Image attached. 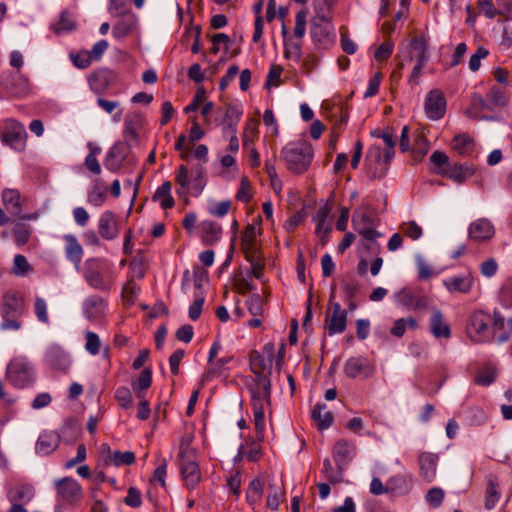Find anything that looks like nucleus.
<instances>
[{
  "label": "nucleus",
  "instance_id": "nucleus-1",
  "mask_svg": "<svg viewBox=\"0 0 512 512\" xmlns=\"http://www.w3.org/2000/svg\"><path fill=\"white\" fill-rule=\"evenodd\" d=\"M251 394V407L254 415V426L256 438L259 441L264 439L265 420L264 407L271 404V381L270 377L254 379L248 385Z\"/></svg>",
  "mask_w": 512,
  "mask_h": 512
},
{
  "label": "nucleus",
  "instance_id": "nucleus-25",
  "mask_svg": "<svg viewBox=\"0 0 512 512\" xmlns=\"http://www.w3.org/2000/svg\"><path fill=\"white\" fill-rule=\"evenodd\" d=\"M445 288L451 292L467 294L471 291L474 284V277L471 273L459 276H452L443 282Z\"/></svg>",
  "mask_w": 512,
  "mask_h": 512
},
{
  "label": "nucleus",
  "instance_id": "nucleus-3",
  "mask_svg": "<svg viewBox=\"0 0 512 512\" xmlns=\"http://www.w3.org/2000/svg\"><path fill=\"white\" fill-rule=\"evenodd\" d=\"M189 171L187 166L180 165L175 173V183L180 186L177 194L180 198L184 197L188 203V195L198 197L203 192L207 179L203 165L199 164L191 171V179L188 177Z\"/></svg>",
  "mask_w": 512,
  "mask_h": 512
},
{
  "label": "nucleus",
  "instance_id": "nucleus-30",
  "mask_svg": "<svg viewBox=\"0 0 512 512\" xmlns=\"http://www.w3.org/2000/svg\"><path fill=\"white\" fill-rule=\"evenodd\" d=\"M3 205L11 216L18 217L22 213L21 195L16 189H5L2 192Z\"/></svg>",
  "mask_w": 512,
  "mask_h": 512
},
{
  "label": "nucleus",
  "instance_id": "nucleus-34",
  "mask_svg": "<svg viewBox=\"0 0 512 512\" xmlns=\"http://www.w3.org/2000/svg\"><path fill=\"white\" fill-rule=\"evenodd\" d=\"M66 243L65 254L68 260H70L78 269V266L83 257V248L79 244L77 238L74 235L68 234L64 236Z\"/></svg>",
  "mask_w": 512,
  "mask_h": 512
},
{
  "label": "nucleus",
  "instance_id": "nucleus-59",
  "mask_svg": "<svg viewBox=\"0 0 512 512\" xmlns=\"http://www.w3.org/2000/svg\"><path fill=\"white\" fill-rule=\"evenodd\" d=\"M354 229L367 241H375L378 237H380V233L373 229L372 227L360 225L359 220H354Z\"/></svg>",
  "mask_w": 512,
  "mask_h": 512
},
{
  "label": "nucleus",
  "instance_id": "nucleus-24",
  "mask_svg": "<svg viewBox=\"0 0 512 512\" xmlns=\"http://www.w3.org/2000/svg\"><path fill=\"white\" fill-rule=\"evenodd\" d=\"M420 474L425 481L431 483L435 476L438 463V455L431 452H422L418 457Z\"/></svg>",
  "mask_w": 512,
  "mask_h": 512
},
{
  "label": "nucleus",
  "instance_id": "nucleus-47",
  "mask_svg": "<svg viewBox=\"0 0 512 512\" xmlns=\"http://www.w3.org/2000/svg\"><path fill=\"white\" fill-rule=\"evenodd\" d=\"M430 161L433 164V172L446 176L448 169L451 165L448 162V156L441 151H434L430 156Z\"/></svg>",
  "mask_w": 512,
  "mask_h": 512
},
{
  "label": "nucleus",
  "instance_id": "nucleus-61",
  "mask_svg": "<svg viewBox=\"0 0 512 512\" xmlns=\"http://www.w3.org/2000/svg\"><path fill=\"white\" fill-rule=\"evenodd\" d=\"M48 362L53 368L60 370H66L69 365L67 357L58 351L49 352Z\"/></svg>",
  "mask_w": 512,
  "mask_h": 512
},
{
  "label": "nucleus",
  "instance_id": "nucleus-49",
  "mask_svg": "<svg viewBox=\"0 0 512 512\" xmlns=\"http://www.w3.org/2000/svg\"><path fill=\"white\" fill-rule=\"evenodd\" d=\"M241 115L242 111L238 107L229 105L226 109L223 121L225 128L233 134H236V127L240 121Z\"/></svg>",
  "mask_w": 512,
  "mask_h": 512
},
{
  "label": "nucleus",
  "instance_id": "nucleus-50",
  "mask_svg": "<svg viewBox=\"0 0 512 512\" xmlns=\"http://www.w3.org/2000/svg\"><path fill=\"white\" fill-rule=\"evenodd\" d=\"M496 369L490 366L481 368L474 377V382L481 386H488L495 381Z\"/></svg>",
  "mask_w": 512,
  "mask_h": 512
},
{
  "label": "nucleus",
  "instance_id": "nucleus-21",
  "mask_svg": "<svg viewBox=\"0 0 512 512\" xmlns=\"http://www.w3.org/2000/svg\"><path fill=\"white\" fill-rule=\"evenodd\" d=\"M57 493L65 502H74L80 499L82 491L78 482L65 477L57 482Z\"/></svg>",
  "mask_w": 512,
  "mask_h": 512
},
{
  "label": "nucleus",
  "instance_id": "nucleus-9",
  "mask_svg": "<svg viewBox=\"0 0 512 512\" xmlns=\"http://www.w3.org/2000/svg\"><path fill=\"white\" fill-rule=\"evenodd\" d=\"M27 133L22 123L15 119H7L1 132V141L16 151L26 147Z\"/></svg>",
  "mask_w": 512,
  "mask_h": 512
},
{
  "label": "nucleus",
  "instance_id": "nucleus-28",
  "mask_svg": "<svg viewBox=\"0 0 512 512\" xmlns=\"http://www.w3.org/2000/svg\"><path fill=\"white\" fill-rule=\"evenodd\" d=\"M486 110L491 111L490 105H487V98H483L482 95L474 93L471 96L469 107L465 110V115L473 120L492 119L491 117L481 115Z\"/></svg>",
  "mask_w": 512,
  "mask_h": 512
},
{
  "label": "nucleus",
  "instance_id": "nucleus-40",
  "mask_svg": "<svg viewBox=\"0 0 512 512\" xmlns=\"http://www.w3.org/2000/svg\"><path fill=\"white\" fill-rule=\"evenodd\" d=\"M388 491L397 495L407 494L412 487L411 478L407 475H395L388 480Z\"/></svg>",
  "mask_w": 512,
  "mask_h": 512
},
{
  "label": "nucleus",
  "instance_id": "nucleus-43",
  "mask_svg": "<svg viewBox=\"0 0 512 512\" xmlns=\"http://www.w3.org/2000/svg\"><path fill=\"white\" fill-rule=\"evenodd\" d=\"M60 443V437L55 433H44L40 435L36 444V450L41 454H49L54 451Z\"/></svg>",
  "mask_w": 512,
  "mask_h": 512
},
{
  "label": "nucleus",
  "instance_id": "nucleus-39",
  "mask_svg": "<svg viewBox=\"0 0 512 512\" xmlns=\"http://www.w3.org/2000/svg\"><path fill=\"white\" fill-rule=\"evenodd\" d=\"M344 468L345 466L336 464V467L332 466V463L329 458L324 459L323 461V469L322 474L323 477L330 483V484H339L343 482L344 479Z\"/></svg>",
  "mask_w": 512,
  "mask_h": 512
},
{
  "label": "nucleus",
  "instance_id": "nucleus-35",
  "mask_svg": "<svg viewBox=\"0 0 512 512\" xmlns=\"http://www.w3.org/2000/svg\"><path fill=\"white\" fill-rule=\"evenodd\" d=\"M8 89L13 96L23 98L30 94L31 84L28 77L17 73L12 77Z\"/></svg>",
  "mask_w": 512,
  "mask_h": 512
},
{
  "label": "nucleus",
  "instance_id": "nucleus-62",
  "mask_svg": "<svg viewBox=\"0 0 512 512\" xmlns=\"http://www.w3.org/2000/svg\"><path fill=\"white\" fill-rule=\"evenodd\" d=\"M13 273L18 276H24L31 271V266L24 255L18 254L14 257Z\"/></svg>",
  "mask_w": 512,
  "mask_h": 512
},
{
  "label": "nucleus",
  "instance_id": "nucleus-64",
  "mask_svg": "<svg viewBox=\"0 0 512 512\" xmlns=\"http://www.w3.org/2000/svg\"><path fill=\"white\" fill-rule=\"evenodd\" d=\"M501 304L506 308H512V280L506 281L499 293Z\"/></svg>",
  "mask_w": 512,
  "mask_h": 512
},
{
  "label": "nucleus",
  "instance_id": "nucleus-13",
  "mask_svg": "<svg viewBox=\"0 0 512 512\" xmlns=\"http://www.w3.org/2000/svg\"><path fill=\"white\" fill-rule=\"evenodd\" d=\"M446 104L444 93L440 89H433L425 99V114L431 120H439L445 115Z\"/></svg>",
  "mask_w": 512,
  "mask_h": 512
},
{
  "label": "nucleus",
  "instance_id": "nucleus-53",
  "mask_svg": "<svg viewBox=\"0 0 512 512\" xmlns=\"http://www.w3.org/2000/svg\"><path fill=\"white\" fill-rule=\"evenodd\" d=\"M111 461L115 466L132 465L135 462V454L131 451H114L110 456Z\"/></svg>",
  "mask_w": 512,
  "mask_h": 512
},
{
  "label": "nucleus",
  "instance_id": "nucleus-26",
  "mask_svg": "<svg viewBox=\"0 0 512 512\" xmlns=\"http://www.w3.org/2000/svg\"><path fill=\"white\" fill-rule=\"evenodd\" d=\"M35 490L31 484H17L7 492L10 503L28 504L34 497Z\"/></svg>",
  "mask_w": 512,
  "mask_h": 512
},
{
  "label": "nucleus",
  "instance_id": "nucleus-27",
  "mask_svg": "<svg viewBox=\"0 0 512 512\" xmlns=\"http://www.w3.org/2000/svg\"><path fill=\"white\" fill-rule=\"evenodd\" d=\"M98 230L100 236L106 240H113L117 237V222L113 212L105 211L101 215L99 219Z\"/></svg>",
  "mask_w": 512,
  "mask_h": 512
},
{
  "label": "nucleus",
  "instance_id": "nucleus-51",
  "mask_svg": "<svg viewBox=\"0 0 512 512\" xmlns=\"http://www.w3.org/2000/svg\"><path fill=\"white\" fill-rule=\"evenodd\" d=\"M12 233L16 244L22 246L29 241L31 227L25 223L19 222L15 224Z\"/></svg>",
  "mask_w": 512,
  "mask_h": 512
},
{
  "label": "nucleus",
  "instance_id": "nucleus-42",
  "mask_svg": "<svg viewBox=\"0 0 512 512\" xmlns=\"http://www.w3.org/2000/svg\"><path fill=\"white\" fill-rule=\"evenodd\" d=\"M451 146L459 155L466 156L473 152L474 141L468 134H459L454 136Z\"/></svg>",
  "mask_w": 512,
  "mask_h": 512
},
{
  "label": "nucleus",
  "instance_id": "nucleus-8",
  "mask_svg": "<svg viewBox=\"0 0 512 512\" xmlns=\"http://www.w3.org/2000/svg\"><path fill=\"white\" fill-rule=\"evenodd\" d=\"M180 474L185 487L193 490L201 481V471L196 461V454L192 449L181 448L179 452Z\"/></svg>",
  "mask_w": 512,
  "mask_h": 512
},
{
  "label": "nucleus",
  "instance_id": "nucleus-45",
  "mask_svg": "<svg viewBox=\"0 0 512 512\" xmlns=\"http://www.w3.org/2000/svg\"><path fill=\"white\" fill-rule=\"evenodd\" d=\"M143 124V116L139 113L128 114L125 118L124 136L136 140L138 128Z\"/></svg>",
  "mask_w": 512,
  "mask_h": 512
},
{
  "label": "nucleus",
  "instance_id": "nucleus-31",
  "mask_svg": "<svg viewBox=\"0 0 512 512\" xmlns=\"http://www.w3.org/2000/svg\"><path fill=\"white\" fill-rule=\"evenodd\" d=\"M202 242L211 246L221 237L222 227L216 222L205 220L200 224Z\"/></svg>",
  "mask_w": 512,
  "mask_h": 512
},
{
  "label": "nucleus",
  "instance_id": "nucleus-46",
  "mask_svg": "<svg viewBox=\"0 0 512 512\" xmlns=\"http://www.w3.org/2000/svg\"><path fill=\"white\" fill-rule=\"evenodd\" d=\"M264 483L259 479H253L246 492V499L250 506L254 507L261 501L263 495Z\"/></svg>",
  "mask_w": 512,
  "mask_h": 512
},
{
  "label": "nucleus",
  "instance_id": "nucleus-7",
  "mask_svg": "<svg viewBox=\"0 0 512 512\" xmlns=\"http://www.w3.org/2000/svg\"><path fill=\"white\" fill-rule=\"evenodd\" d=\"M7 381L16 388H24L35 381L34 367L23 356L13 358L6 368Z\"/></svg>",
  "mask_w": 512,
  "mask_h": 512
},
{
  "label": "nucleus",
  "instance_id": "nucleus-63",
  "mask_svg": "<svg viewBox=\"0 0 512 512\" xmlns=\"http://www.w3.org/2000/svg\"><path fill=\"white\" fill-rule=\"evenodd\" d=\"M247 307L252 315L259 316L263 314L264 302L260 295L252 294L247 300Z\"/></svg>",
  "mask_w": 512,
  "mask_h": 512
},
{
  "label": "nucleus",
  "instance_id": "nucleus-56",
  "mask_svg": "<svg viewBox=\"0 0 512 512\" xmlns=\"http://www.w3.org/2000/svg\"><path fill=\"white\" fill-rule=\"evenodd\" d=\"M444 497L445 493L441 488L433 487L427 491L425 499L430 506L437 508L441 506Z\"/></svg>",
  "mask_w": 512,
  "mask_h": 512
},
{
  "label": "nucleus",
  "instance_id": "nucleus-41",
  "mask_svg": "<svg viewBox=\"0 0 512 512\" xmlns=\"http://www.w3.org/2000/svg\"><path fill=\"white\" fill-rule=\"evenodd\" d=\"M500 492L498 480L495 476L489 475L487 477V487L485 492V508L491 510L499 501Z\"/></svg>",
  "mask_w": 512,
  "mask_h": 512
},
{
  "label": "nucleus",
  "instance_id": "nucleus-2",
  "mask_svg": "<svg viewBox=\"0 0 512 512\" xmlns=\"http://www.w3.org/2000/svg\"><path fill=\"white\" fill-rule=\"evenodd\" d=\"M83 277L87 284L98 291L108 292L115 284L113 267L103 258H89L83 267Z\"/></svg>",
  "mask_w": 512,
  "mask_h": 512
},
{
  "label": "nucleus",
  "instance_id": "nucleus-52",
  "mask_svg": "<svg viewBox=\"0 0 512 512\" xmlns=\"http://www.w3.org/2000/svg\"><path fill=\"white\" fill-rule=\"evenodd\" d=\"M152 383V372L150 369L145 368L141 371L137 381L132 383V388L134 391L138 393H142L141 391L148 389Z\"/></svg>",
  "mask_w": 512,
  "mask_h": 512
},
{
  "label": "nucleus",
  "instance_id": "nucleus-10",
  "mask_svg": "<svg viewBox=\"0 0 512 512\" xmlns=\"http://www.w3.org/2000/svg\"><path fill=\"white\" fill-rule=\"evenodd\" d=\"M117 82V74L108 68H98L88 76V84L95 94L103 95Z\"/></svg>",
  "mask_w": 512,
  "mask_h": 512
},
{
  "label": "nucleus",
  "instance_id": "nucleus-33",
  "mask_svg": "<svg viewBox=\"0 0 512 512\" xmlns=\"http://www.w3.org/2000/svg\"><path fill=\"white\" fill-rule=\"evenodd\" d=\"M325 403H317L311 412V417L319 430L328 429L333 423V414L326 410Z\"/></svg>",
  "mask_w": 512,
  "mask_h": 512
},
{
  "label": "nucleus",
  "instance_id": "nucleus-6",
  "mask_svg": "<svg viewBox=\"0 0 512 512\" xmlns=\"http://www.w3.org/2000/svg\"><path fill=\"white\" fill-rule=\"evenodd\" d=\"M491 324L492 315L483 310H476L472 312L467 318V336L474 343H488L493 339V334L490 329Z\"/></svg>",
  "mask_w": 512,
  "mask_h": 512
},
{
  "label": "nucleus",
  "instance_id": "nucleus-5",
  "mask_svg": "<svg viewBox=\"0 0 512 512\" xmlns=\"http://www.w3.org/2000/svg\"><path fill=\"white\" fill-rule=\"evenodd\" d=\"M24 302L16 291H8L2 297L1 323L2 330H18L21 328L19 318L23 314Z\"/></svg>",
  "mask_w": 512,
  "mask_h": 512
},
{
  "label": "nucleus",
  "instance_id": "nucleus-15",
  "mask_svg": "<svg viewBox=\"0 0 512 512\" xmlns=\"http://www.w3.org/2000/svg\"><path fill=\"white\" fill-rule=\"evenodd\" d=\"M394 298L398 305L412 310H424L430 303L428 296L415 294L410 288L396 292Z\"/></svg>",
  "mask_w": 512,
  "mask_h": 512
},
{
  "label": "nucleus",
  "instance_id": "nucleus-54",
  "mask_svg": "<svg viewBox=\"0 0 512 512\" xmlns=\"http://www.w3.org/2000/svg\"><path fill=\"white\" fill-rule=\"evenodd\" d=\"M108 10L112 16L131 13L130 0H109Z\"/></svg>",
  "mask_w": 512,
  "mask_h": 512
},
{
  "label": "nucleus",
  "instance_id": "nucleus-12",
  "mask_svg": "<svg viewBox=\"0 0 512 512\" xmlns=\"http://www.w3.org/2000/svg\"><path fill=\"white\" fill-rule=\"evenodd\" d=\"M131 152L130 146L125 142L115 143L104 158V166L111 172H118L128 160Z\"/></svg>",
  "mask_w": 512,
  "mask_h": 512
},
{
  "label": "nucleus",
  "instance_id": "nucleus-19",
  "mask_svg": "<svg viewBox=\"0 0 512 512\" xmlns=\"http://www.w3.org/2000/svg\"><path fill=\"white\" fill-rule=\"evenodd\" d=\"M429 59L427 41L423 36L413 37L409 43V52L404 61L427 64Z\"/></svg>",
  "mask_w": 512,
  "mask_h": 512
},
{
  "label": "nucleus",
  "instance_id": "nucleus-11",
  "mask_svg": "<svg viewBox=\"0 0 512 512\" xmlns=\"http://www.w3.org/2000/svg\"><path fill=\"white\" fill-rule=\"evenodd\" d=\"M310 34L317 44L326 45L331 42L334 36L332 19L313 16L310 21Z\"/></svg>",
  "mask_w": 512,
  "mask_h": 512
},
{
  "label": "nucleus",
  "instance_id": "nucleus-44",
  "mask_svg": "<svg viewBox=\"0 0 512 512\" xmlns=\"http://www.w3.org/2000/svg\"><path fill=\"white\" fill-rule=\"evenodd\" d=\"M487 105H490L491 111L504 108L508 104V97L504 90L498 86H492L486 94Z\"/></svg>",
  "mask_w": 512,
  "mask_h": 512
},
{
  "label": "nucleus",
  "instance_id": "nucleus-57",
  "mask_svg": "<svg viewBox=\"0 0 512 512\" xmlns=\"http://www.w3.org/2000/svg\"><path fill=\"white\" fill-rule=\"evenodd\" d=\"M85 349L91 354V355H97L100 351L101 341L99 336L92 332L88 331L85 333Z\"/></svg>",
  "mask_w": 512,
  "mask_h": 512
},
{
  "label": "nucleus",
  "instance_id": "nucleus-36",
  "mask_svg": "<svg viewBox=\"0 0 512 512\" xmlns=\"http://www.w3.org/2000/svg\"><path fill=\"white\" fill-rule=\"evenodd\" d=\"M369 369V361L362 356L351 357L344 366V372L349 378H356Z\"/></svg>",
  "mask_w": 512,
  "mask_h": 512
},
{
  "label": "nucleus",
  "instance_id": "nucleus-16",
  "mask_svg": "<svg viewBox=\"0 0 512 512\" xmlns=\"http://www.w3.org/2000/svg\"><path fill=\"white\" fill-rule=\"evenodd\" d=\"M326 323L329 335L344 332L347 326V310H343L338 302L332 303V314L326 315Z\"/></svg>",
  "mask_w": 512,
  "mask_h": 512
},
{
  "label": "nucleus",
  "instance_id": "nucleus-58",
  "mask_svg": "<svg viewBox=\"0 0 512 512\" xmlns=\"http://www.w3.org/2000/svg\"><path fill=\"white\" fill-rule=\"evenodd\" d=\"M115 398L124 409H128L132 406V393L127 387L122 386L117 388L115 391Z\"/></svg>",
  "mask_w": 512,
  "mask_h": 512
},
{
  "label": "nucleus",
  "instance_id": "nucleus-37",
  "mask_svg": "<svg viewBox=\"0 0 512 512\" xmlns=\"http://www.w3.org/2000/svg\"><path fill=\"white\" fill-rule=\"evenodd\" d=\"M475 173L473 165L459 164L456 163L451 165L448 169L446 176L452 181L461 184L466 181L467 178L471 177Z\"/></svg>",
  "mask_w": 512,
  "mask_h": 512
},
{
  "label": "nucleus",
  "instance_id": "nucleus-60",
  "mask_svg": "<svg viewBox=\"0 0 512 512\" xmlns=\"http://www.w3.org/2000/svg\"><path fill=\"white\" fill-rule=\"evenodd\" d=\"M71 60L74 66H76L79 69H86L93 62L87 50L79 51L77 54H71Z\"/></svg>",
  "mask_w": 512,
  "mask_h": 512
},
{
  "label": "nucleus",
  "instance_id": "nucleus-23",
  "mask_svg": "<svg viewBox=\"0 0 512 512\" xmlns=\"http://www.w3.org/2000/svg\"><path fill=\"white\" fill-rule=\"evenodd\" d=\"M106 302L98 295H91L85 299L83 309L90 321H100L105 315Z\"/></svg>",
  "mask_w": 512,
  "mask_h": 512
},
{
  "label": "nucleus",
  "instance_id": "nucleus-29",
  "mask_svg": "<svg viewBox=\"0 0 512 512\" xmlns=\"http://www.w3.org/2000/svg\"><path fill=\"white\" fill-rule=\"evenodd\" d=\"M430 331L436 338L449 339L451 337V329L449 324L445 321L443 313L440 310H435L430 317Z\"/></svg>",
  "mask_w": 512,
  "mask_h": 512
},
{
  "label": "nucleus",
  "instance_id": "nucleus-22",
  "mask_svg": "<svg viewBox=\"0 0 512 512\" xmlns=\"http://www.w3.org/2000/svg\"><path fill=\"white\" fill-rule=\"evenodd\" d=\"M356 447L352 442L339 439L332 449V456L336 464L346 466L354 457Z\"/></svg>",
  "mask_w": 512,
  "mask_h": 512
},
{
  "label": "nucleus",
  "instance_id": "nucleus-4",
  "mask_svg": "<svg viewBox=\"0 0 512 512\" xmlns=\"http://www.w3.org/2000/svg\"><path fill=\"white\" fill-rule=\"evenodd\" d=\"M286 167L294 174L306 172L312 162L313 148L307 141L293 142L281 150Z\"/></svg>",
  "mask_w": 512,
  "mask_h": 512
},
{
  "label": "nucleus",
  "instance_id": "nucleus-17",
  "mask_svg": "<svg viewBox=\"0 0 512 512\" xmlns=\"http://www.w3.org/2000/svg\"><path fill=\"white\" fill-rule=\"evenodd\" d=\"M495 234L492 223L485 218L473 221L468 229V237L472 241L481 242L491 239Z\"/></svg>",
  "mask_w": 512,
  "mask_h": 512
},
{
  "label": "nucleus",
  "instance_id": "nucleus-48",
  "mask_svg": "<svg viewBox=\"0 0 512 512\" xmlns=\"http://www.w3.org/2000/svg\"><path fill=\"white\" fill-rule=\"evenodd\" d=\"M338 0H312L314 16L332 19V10Z\"/></svg>",
  "mask_w": 512,
  "mask_h": 512
},
{
  "label": "nucleus",
  "instance_id": "nucleus-14",
  "mask_svg": "<svg viewBox=\"0 0 512 512\" xmlns=\"http://www.w3.org/2000/svg\"><path fill=\"white\" fill-rule=\"evenodd\" d=\"M367 176L372 179H382L388 172V166L383 162L382 150L380 147H371L366 156Z\"/></svg>",
  "mask_w": 512,
  "mask_h": 512
},
{
  "label": "nucleus",
  "instance_id": "nucleus-55",
  "mask_svg": "<svg viewBox=\"0 0 512 512\" xmlns=\"http://www.w3.org/2000/svg\"><path fill=\"white\" fill-rule=\"evenodd\" d=\"M100 148L91 150L84 160V165L91 173L99 175L101 173V165L96 158V154L100 153Z\"/></svg>",
  "mask_w": 512,
  "mask_h": 512
},
{
  "label": "nucleus",
  "instance_id": "nucleus-18",
  "mask_svg": "<svg viewBox=\"0 0 512 512\" xmlns=\"http://www.w3.org/2000/svg\"><path fill=\"white\" fill-rule=\"evenodd\" d=\"M492 326L493 338H496L497 342L505 343L511 338L512 317L506 321L501 313L495 310L492 315Z\"/></svg>",
  "mask_w": 512,
  "mask_h": 512
},
{
  "label": "nucleus",
  "instance_id": "nucleus-38",
  "mask_svg": "<svg viewBox=\"0 0 512 512\" xmlns=\"http://www.w3.org/2000/svg\"><path fill=\"white\" fill-rule=\"evenodd\" d=\"M172 185L169 181H164L152 196L153 201H159L162 209H171L175 205V201L171 196Z\"/></svg>",
  "mask_w": 512,
  "mask_h": 512
},
{
  "label": "nucleus",
  "instance_id": "nucleus-20",
  "mask_svg": "<svg viewBox=\"0 0 512 512\" xmlns=\"http://www.w3.org/2000/svg\"><path fill=\"white\" fill-rule=\"evenodd\" d=\"M269 348L270 352L273 351V344H268L265 346V349ZM271 363L272 357L269 359L268 363L265 360L264 356L261 355L258 351L253 350L250 353V369L255 375V379H259L260 377H269L271 374Z\"/></svg>",
  "mask_w": 512,
  "mask_h": 512
},
{
  "label": "nucleus",
  "instance_id": "nucleus-32",
  "mask_svg": "<svg viewBox=\"0 0 512 512\" xmlns=\"http://www.w3.org/2000/svg\"><path fill=\"white\" fill-rule=\"evenodd\" d=\"M119 17L120 20L114 25L112 31L113 36L118 39L128 36L137 23L136 15L133 12L120 15Z\"/></svg>",
  "mask_w": 512,
  "mask_h": 512
}]
</instances>
